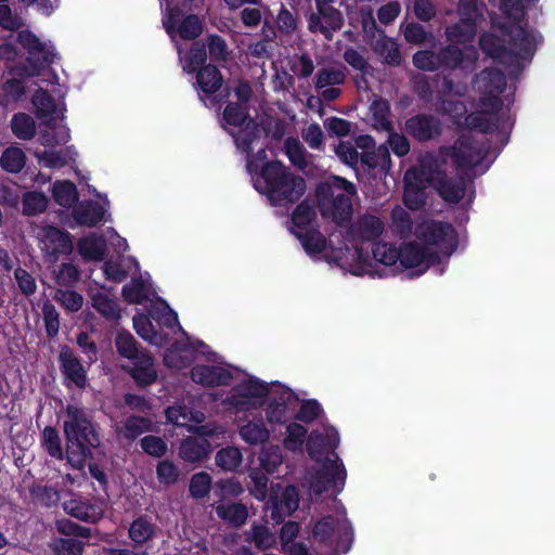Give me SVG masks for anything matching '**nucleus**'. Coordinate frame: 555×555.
Wrapping results in <instances>:
<instances>
[{
	"mask_svg": "<svg viewBox=\"0 0 555 555\" xmlns=\"http://www.w3.org/2000/svg\"><path fill=\"white\" fill-rule=\"evenodd\" d=\"M63 427L68 449L76 448L82 459L100 446L99 434L85 409L67 404Z\"/></svg>",
	"mask_w": 555,
	"mask_h": 555,
	"instance_id": "obj_6",
	"label": "nucleus"
},
{
	"mask_svg": "<svg viewBox=\"0 0 555 555\" xmlns=\"http://www.w3.org/2000/svg\"><path fill=\"white\" fill-rule=\"evenodd\" d=\"M92 307L105 319L116 321L120 318L118 304L107 295L98 293L91 298Z\"/></svg>",
	"mask_w": 555,
	"mask_h": 555,
	"instance_id": "obj_50",
	"label": "nucleus"
},
{
	"mask_svg": "<svg viewBox=\"0 0 555 555\" xmlns=\"http://www.w3.org/2000/svg\"><path fill=\"white\" fill-rule=\"evenodd\" d=\"M421 242L437 254H450L454 246L455 231L449 223L426 221L416 229Z\"/></svg>",
	"mask_w": 555,
	"mask_h": 555,
	"instance_id": "obj_8",
	"label": "nucleus"
},
{
	"mask_svg": "<svg viewBox=\"0 0 555 555\" xmlns=\"http://www.w3.org/2000/svg\"><path fill=\"white\" fill-rule=\"evenodd\" d=\"M268 388L258 380H248L240 385L233 396V404L240 410H249L261 404Z\"/></svg>",
	"mask_w": 555,
	"mask_h": 555,
	"instance_id": "obj_22",
	"label": "nucleus"
},
{
	"mask_svg": "<svg viewBox=\"0 0 555 555\" xmlns=\"http://www.w3.org/2000/svg\"><path fill=\"white\" fill-rule=\"evenodd\" d=\"M392 229L401 237H408L413 231V222L410 214L401 206H396L391 211Z\"/></svg>",
	"mask_w": 555,
	"mask_h": 555,
	"instance_id": "obj_60",
	"label": "nucleus"
},
{
	"mask_svg": "<svg viewBox=\"0 0 555 555\" xmlns=\"http://www.w3.org/2000/svg\"><path fill=\"white\" fill-rule=\"evenodd\" d=\"M334 460L327 459L321 469L313 476L310 489L314 494H321L330 489L340 492L346 480V469L336 454Z\"/></svg>",
	"mask_w": 555,
	"mask_h": 555,
	"instance_id": "obj_12",
	"label": "nucleus"
},
{
	"mask_svg": "<svg viewBox=\"0 0 555 555\" xmlns=\"http://www.w3.org/2000/svg\"><path fill=\"white\" fill-rule=\"evenodd\" d=\"M24 94L25 86L21 79H8L0 86V105L7 107L16 103Z\"/></svg>",
	"mask_w": 555,
	"mask_h": 555,
	"instance_id": "obj_48",
	"label": "nucleus"
},
{
	"mask_svg": "<svg viewBox=\"0 0 555 555\" xmlns=\"http://www.w3.org/2000/svg\"><path fill=\"white\" fill-rule=\"evenodd\" d=\"M211 488V477L206 472H199L192 476L190 480L189 491L192 498H205Z\"/></svg>",
	"mask_w": 555,
	"mask_h": 555,
	"instance_id": "obj_64",
	"label": "nucleus"
},
{
	"mask_svg": "<svg viewBox=\"0 0 555 555\" xmlns=\"http://www.w3.org/2000/svg\"><path fill=\"white\" fill-rule=\"evenodd\" d=\"M70 138L69 129L65 126H49L40 131L39 142L46 147H55L66 144Z\"/></svg>",
	"mask_w": 555,
	"mask_h": 555,
	"instance_id": "obj_52",
	"label": "nucleus"
},
{
	"mask_svg": "<svg viewBox=\"0 0 555 555\" xmlns=\"http://www.w3.org/2000/svg\"><path fill=\"white\" fill-rule=\"evenodd\" d=\"M33 105L38 118L50 117L55 113L56 104L54 99L43 89L39 88L31 98Z\"/></svg>",
	"mask_w": 555,
	"mask_h": 555,
	"instance_id": "obj_55",
	"label": "nucleus"
},
{
	"mask_svg": "<svg viewBox=\"0 0 555 555\" xmlns=\"http://www.w3.org/2000/svg\"><path fill=\"white\" fill-rule=\"evenodd\" d=\"M307 29L312 35H321L332 41L334 35L344 26V15L338 9H315L307 15Z\"/></svg>",
	"mask_w": 555,
	"mask_h": 555,
	"instance_id": "obj_9",
	"label": "nucleus"
},
{
	"mask_svg": "<svg viewBox=\"0 0 555 555\" xmlns=\"http://www.w3.org/2000/svg\"><path fill=\"white\" fill-rule=\"evenodd\" d=\"M115 347L120 357L130 361L146 350L139 346L135 338L127 331L118 332L115 338Z\"/></svg>",
	"mask_w": 555,
	"mask_h": 555,
	"instance_id": "obj_44",
	"label": "nucleus"
},
{
	"mask_svg": "<svg viewBox=\"0 0 555 555\" xmlns=\"http://www.w3.org/2000/svg\"><path fill=\"white\" fill-rule=\"evenodd\" d=\"M475 34V24L462 20L446 28V37L452 43H465L473 39Z\"/></svg>",
	"mask_w": 555,
	"mask_h": 555,
	"instance_id": "obj_53",
	"label": "nucleus"
},
{
	"mask_svg": "<svg viewBox=\"0 0 555 555\" xmlns=\"http://www.w3.org/2000/svg\"><path fill=\"white\" fill-rule=\"evenodd\" d=\"M179 9L169 11L168 20L164 23L166 31L172 37L175 33L183 40H194L203 31V25L198 16L188 15L179 21Z\"/></svg>",
	"mask_w": 555,
	"mask_h": 555,
	"instance_id": "obj_18",
	"label": "nucleus"
},
{
	"mask_svg": "<svg viewBox=\"0 0 555 555\" xmlns=\"http://www.w3.org/2000/svg\"><path fill=\"white\" fill-rule=\"evenodd\" d=\"M121 295L129 304L142 305L150 300L151 288L142 278L132 279L130 283L122 286Z\"/></svg>",
	"mask_w": 555,
	"mask_h": 555,
	"instance_id": "obj_37",
	"label": "nucleus"
},
{
	"mask_svg": "<svg viewBox=\"0 0 555 555\" xmlns=\"http://www.w3.org/2000/svg\"><path fill=\"white\" fill-rule=\"evenodd\" d=\"M372 254L376 262L386 267L395 266L400 261V249L388 243H374Z\"/></svg>",
	"mask_w": 555,
	"mask_h": 555,
	"instance_id": "obj_57",
	"label": "nucleus"
},
{
	"mask_svg": "<svg viewBox=\"0 0 555 555\" xmlns=\"http://www.w3.org/2000/svg\"><path fill=\"white\" fill-rule=\"evenodd\" d=\"M437 190L444 201L459 203L466 191V179L463 176L456 178L442 177L437 181Z\"/></svg>",
	"mask_w": 555,
	"mask_h": 555,
	"instance_id": "obj_30",
	"label": "nucleus"
},
{
	"mask_svg": "<svg viewBox=\"0 0 555 555\" xmlns=\"http://www.w3.org/2000/svg\"><path fill=\"white\" fill-rule=\"evenodd\" d=\"M275 25L280 34L292 37L298 29L299 21L296 14L282 5L275 17Z\"/></svg>",
	"mask_w": 555,
	"mask_h": 555,
	"instance_id": "obj_59",
	"label": "nucleus"
},
{
	"mask_svg": "<svg viewBox=\"0 0 555 555\" xmlns=\"http://www.w3.org/2000/svg\"><path fill=\"white\" fill-rule=\"evenodd\" d=\"M357 145L361 149H371L375 146V142L370 135H361L357 139ZM361 163L370 169L379 168L388 172L391 168V158L388 146L380 144L372 151H364L361 154Z\"/></svg>",
	"mask_w": 555,
	"mask_h": 555,
	"instance_id": "obj_17",
	"label": "nucleus"
},
{
	"mask_svg": "<svg viewBox=\"0 0 555 555\" xmlns=\"http://www.w3.org/2000/svg\"><path fill=\"white\" fill-rule=\"evenodd\" d=\"M63 508L67 515L74 518L95 524L103 517L106 504L102 500L91 502L80 495H74L63 503Z\"/></svg>",
	"mask_w": 555,
	"mask_h": 555,
	"instance_id": "obj_15",
	"label": "nucleus"
},
{
	"mask_svg": "<svg viewBox=\"0 0 555 555\" xmlns=\"http://www.w3.org/2000/svg\"><path fill=\"white\" fill-rule=\"evenodd\" d=\"M353 237L362 241H374L384 231L382 220L373 215L361 216L350 228Z\"/></svg>",
	"mask_w": 555,
	"mask_h": 555,
	"instance_id": "obj_29",
	"label": "nucleus"
},
{
	"mask_svg": "<svg viewBox=\"0 0 555 555\" xmlns=\"http://www.w3.org/2000/svg\"><path fill=\"white\" fill-rule=\"evenodd\" d=\"M234 139L236 149L246 154V167L248 172H253L254 160L251 159V152L262 135V130L254 120H249L244 128L235 132H231Z\"/></svg>",
	"mask_w": 555,
	"mask_h": 555,
	"instance_id": "obj_21",
	"label": "nucleus"
},
{
	"mask_svg": "<svg viewBox=\"0 0 555 555\" xmlns=\"http://www.w3.org/2000/svg\"><path fill=\"white\" fill-rule=\"evenodd\" d=\"M216 514L233 527H241L248 517L247 507L241 503L220 504L216 507Z\"/></svg>",
	"mask_w": 555,
	"mask_h": 555,
	"instance_id": "obj_40",
	"label": "nucleus"
},
{
	"mask_svg": "<svg viewBox=\"0 0 555 555\" xmlns=\"http://www.w3.org/2000/svg\"><path fill=\"white\" fill-rule=\"evenodd\" d=\"M152 430L149 417L131 415L115 426L117 440L134 441L141 435Z\"/></svg>",
	"mask_w": 555,
	"mask_h": 555,
	"instance_id": "obj_26",
	"label": "nucleus"
},
{
	"mask_svg": "<svg viewBox=\"0 0 555 555\" xmlns=\"http://www.w3.org/2000/svg\"><path fill=\"white\" fill-rule=\"evenodd\" d=\"M439 260L437 251L417 243H409L400 248V263L404 268H418L417 274L424 273Z\"/></svg>",
	"mask_w": 555,
	"mask_h": 555,
	"instance_id": "obj_16",
	"label": "nucleus"
},
{
	"mask_svg": "<svg viewBox=\"0 0 555 555\" xmlns=\"http://www.w3.org/2000/svg\"><path fill=\"white\" fill-rule=\"evenodd\" d=\"M488 153L486 143L470 134H462L453 145L440 147L438 158L443 164L450 159L459 175L473 179L489 169L490 164L486 162Z\"/></svg>",
	"mask_w": 555,
	"mask_h": 555,
	"instance_id": "obj_3",
	"label": "nucleus"
},
{
	"mask_svg": "<svg viewBox=\"0 0 555 555\" xmlns=\"http://www.w3.org/2000/svg\"><path fill=\"white\" fill-rule=\"evenodd\" d=\"M222 85L223 77L216 65L207 64L197 70L195 88L203 94H214Z\"/></svg>",
	"mask_w": 555,
	"mask_h": 555,
	"instance_id": "obj_28",
	"label": "nucleus"
},
{
	"mask_svg": "<svg viewBox=\"0 0 555 555\" xmlns=\"http://www.w3.org/2000/svg\"><path fill=\"white\" fill-rule=\"evenodd\" d=\"M211 452V446L205 438H186L180 446V456L190 463L205 460Z\"/></svg>",
	"mask_w": 555,
	"mask_h": 555,
	"instance_id": "obj_33",
	"label": "nucleus"
},
{
	"mask_svg": "<svg viewBox=\"0 0 555 555\" xmlns=\"http://www.w3.org/2000/svg\"><path fill=\"white\" fill-rule=\"evenodd\" d=\"M52 194L55 202L63 207H70L78 201L76 185L70 181L55 182Z\"/></svg>",
	"mask_w": 555,
	"mask_h": 555,
	"instance_id": "obj_54",
	"label": "nucleus"
},
{
	"mask_svg": "<svg viewBox=\"0 0 555 555\" xmlns=\"http://www.w3.org/2000/svg\"><path fill=\"white\" fill-rule=\"evenodd\" d=\"M347 79L346 68L323 67L315 75V88L324 89L332 86L345 83Z\"/></svg>",
	"mask_w": 555,
	"mask_h": 555,
	"instance_id": "obj_47",
	"label": "nucleus"
},
{
	"mask_svg": "<svg viewBox=\"0 0 555 555\" xmlns=\"http://www.w3.org/2000/svg\"><path fill=\"white\" fill-rule=\"evenodd\" d=\"M374 51L391 66H399L402 57L398 44L388 37H382L376 40Z\"/></svg>",
	"mask_w": 555,
	"mask_h": 555,
	"instance_id": "obj_46",
	"label": "nucleus"
},
{
	"mask_svg": "<svg viewBox=\"0 0 555 555\" xmlns=\"http://www.w3.org/2000/svg\"><path fill=\"white\" fill-rule=\"evenodd\" d=\"M15 41L26 54L25 62L15 66L13 73L20 77L28 78L43 74L57 57L54 46L41 40L29 29L20 30Z\"/></svg>",
	"mask_w": 555,
	"mask_h": 555,
	"instance_id": "obj_5",
	"label": "nucleus"
},
{
	"mask_svg": "<svg viewBox=\"0 0 555 555\" xmlns=\"http://www.w3.org/2000/svg\"><path fill=\"white\" fill-rule=\"evenodd\" d=\"M284 150L292 165L299 170H305L310 165L312 155L297 138H286Z\"/></svg>",
	"mask_w": 555,
	"mask_h": 555,
	"instance_id": "obj_35",
	"label": "nucleus"
},
{
	"mask_svg": "<svg viewBox=\"0 0 555 555\" xmlns=\"http://www.w3.org/2000/svg\"><path fill=\"white\" fill-rule=\"evenodd\" d=\"M343 59L357 73L374 74L375 69L369 62L365 48L347 47L344 50Z\"/></svg>",
	"mask_w": 555,
	"mask_h": 555,
	"instance_id": "obj_42",
	"label": "nucleus"
},
{
	"mask_svg": "<svg viewBox=\"0 0 555 555\" xmlns=\"http://www.w3.org/2000/svg\"><path fill=\"white\" fill-rule=\"evenodd\" d=\"M60 370L67 383L78 388L87 385V371L80 359L68 346H62L59 354Z\"/></svg>",
	"mask_w": 555,
	"mask_h": 555,
	"instance_id": "obj_19",
	"label": "nucleus"
},
{
	"mask_svg": "<svg viewBox=\"0 0 555 555\" xmlns=\"http://www.w3.org/2000/svg\"><path fill=\"white\" fill-rule=\"evenodd\" d=\"M317 212L312 204L308 201H302L292 215V223L297 231H307V227L315 219Z\"/></svg>",
	"mask_w": 555,
	"mask_h": 555,
	"instance_id": "obj_56",
	"label": "nucleus"
},
{
	"mask_svg": "<svg viewBox=\"0 0 555 555\" xmlns=\"http://www.w3.org/2000/svg\"><path fill=\"white\" fill-rule=\"evenodd\" d=\"M372 126L382 131L392 130V122L389 119L390 105L388 101L376 98L370 105Z\"/></svg>",
	"mask_w": 555,
	"mask_h": 555,
	"instance_id": "obj_38",
	"label": "nucleus"
},
{
	"mask_svg": "<svg viewBox=\"0 0 555 555\" xmlns=\"http://www.w3.org/2000/svg\"><path fill=\"white\" fill-rule=\"evenodd\" d=\"M193 360V350L186 344L182 343L171 345L164 354L165 365L175 370L188 367Z\"/></svg>",
	"mask_w": 555,
	"mask_h": 555,
	"instance_id": "obj_31",
	"label": "nucleus"
},
{
	"mask_svg": "<svg viewBox=\"0 0 555 555\" xmlns=\"http://www.w3.org/2000/svg\"><path fill=\"white\" fill-rule=\"evenodd\" d=\"M500 10L512 22L500 28L501 36L486 33L480 36V49L490 57L518 70L524 60L530 59L534 52L533 37L518 22L525 15L521 0H501Z\"/></svg>",
	"mask_w": 555,
	"mask_h": 555,
	"instance_id": "obj_1",
	"label": "nucleus"
},
{
	"mask_svg": "<svg viewBox=\"0 0 555 555\" xmlns=\"http://www.w3.org/2000/svg\"><path fill=\"white\" fill-rule=\"evenodd\" d=\"M207 60L206 44L201 41L193 42L192 47L184 56H180V62L184 72L197 73L199 68L205 66Z\"/></svg>",
	"mask_w": 555,
	"mask_h": 555,
	"instance_id": "obj_39",
	"label": "nucleus"
},
{
	"mask_svg": "<svg viewBox=\"0 0 555 555\" xmlns=\"http://www.w3.org/2000/svg\"><path fill=\"white\" fill-rule=\"evenodd\" d=\"M502 107H490L479 103V109L465 116V125L469 129L478 130L482 133L492 132L498 128L499 113Z\"/></svg>",
	"mask_w": 555,
	"mask_h": 555,
	"instance_id": "obj_23",
	"label": "nucleus"
},
{
	"mask_svg": "<svg viewBox=\"0 0 555 555\" xmlns=\"http://www.w3.org/2000/svg\"><path fill=\"white\" fill-rule=\"evenodd\" d=\"M26 165V155L18 146H9L0 156V167L11 173H18Z\"/></svg>",
	"mask_w": 555,
	"mask_h": 555,
	"instance_id": "obj_45",
	"label": "nucleus"
},
{
	"mask_svg": "<svg viewBox=\"0 0 555 555\" xmlns=\"http://www.w3.org/2000/svg\"><path fill=\"white\" fill-rule=\"evenodd\" d=\"M301 138L311 150L323 151L325 146V134L321 126L312 122L301 129Z\"/></svg>",
	"mask_w": 555,
	"mask_h": 555,
	"instance_id": "obj_61",
	"label": "nucleus"
},
{
	"mask_svg": "<svg viewBox=\"0 0 555 555\" xmlns=\"http://www.w3.org/2000/svg\"><path fill=\"white\" fill-rule=\"evenodd\" d=\"M38 163L47 168H62L75 160L76 152L72 147L61 151H40L34 153Z\"/></svg>",
	"mask_w": 555,
	"mask_h": 555,
	"instance_id": "obj_34",
	"label": "nucleus"
},
{
	"mask_svg": "<svg viewBox=\"0 0 555 555\" xmlns=\"http://www.w3.org/2000/svg\"><path fill=\"white\" fill-rule=\"evenodd\" d=\"M73 217L80 225L95 227L104 218V209L96 203L79 204L73 210Z\"/></svg>",
	"mask_w": 555,
	"mask_h": 555,
	"instance_id": "obj_36",
	"label": "nucleus"
},
{
	"mask_svg": "<svg viewBox=\"0 0 555 555\" xmlns=\"http://www.w3.org/2000/svg\"><path fill=\"white\" fill-rule=\"evenodd\" d=\"M160 529L155 521L146 515L135 518L128 530L130 540L141 546L153 541L159 533Z\"/></svg>",
	"mask_w": 555,
	"mask_h": 555,
	"instance_id": "obj_27",
	"label": "nucleus"
},
{
	"mask_svg": "<svg viewBox=\"0 0 555 555\" xmlns=\"http://www.w3.org/2000/svg\"><path fill=\"white\" fill-rule=\"evenodd\" d=\"M357 194L353 183L340 177L321 182L315 190L318 207L323 218L340 225L352 216V197Z\"/></svg>",
	"mask_w": 555,
	"mask_h": 555,
	"instance_id": "obj_4",
	"label": "nucleus"
},
{
	"mask_svg": "<svg viewBox=\"0 0 555 555\" xmlns=\"http://www.w3.org/2000/svg\"><path fill=\"white\" fill-rule=\"evenodd\" d=\"M42 446L55 459H63V449L61 438L57 430L54 427L48 426L42 431Z\"/></svg>",
	"mask_w": 555,
	"mask_h": 555,
	"instance_id": "obj_63",
	"label": "nucleus"
},
{
	"mask_svg": "<svg viewBox=\"0 0 555 555\" xmlns=\"http://www.w3.org/2000/svg\"><path fill=\"white\" fill-rule=\"evenodd\" d=\"M132 366L129 370L130 376L140 387L152 385L157 379L154 359L146 350L141 356L131 360Z\"/></svg>",
	"mask_w": 555,
	"mask_h": 555,
	"instance_id": "obj_25",
	"label": "nucleus"
},
{
	"mask_svg": "<svg viewBox=\"0 0 555 555\" xmlns=\"http://www.w3.org/2000/svg\"><path fill=\"white\" fill-rule=\"evenodd\" d=\"M405 130L417 141H429L441 133V122L434 115L417 114L406 119Z\"/></svg>",
	"mask_w": 555,
	"mask_h": 555,
	"instance_id": "obj_20",
	"label": "nucleus"
},
{
	"mask_svg": "<svg viewBox=\"0 0 555 555\" xmlns=\"http://www.w3.org/2000/svg\"><path fill=\"white\" fill-rule=\"evenodd\" d=\"M254 185L273 206L293 204L306 192V180L279 160L266 163Z\"/></svg>",
	"mask_w": 555,
	"mask_h": 555,
	"instance_id": "obj_2",
	"label": "nucleus"
},
{
	"mask_svg": "<svg viewBox=\"0 0 555 555\" xmlns=\"http://www.w3.org/2000/svg\"><path fill=\"white\" fill-rule=\"evenodd\" d=\"M473 88L479 94V103L490 107H503L501 94L506 88L504 73L496 68H485L473 79Z\"/></svg>",
	"mask_w": 555,
	"mask_h": 555,
	"instance_id": "obj_7",
	"label": "nucleus"
},
{
	"mask_svg": "<svg viewBox=\"0 0 555 555\" xmlns=\"http://www.w3.org/2000/svg\"><path fill=\"white\" fill-rule=\"evenodd\" d=\"M241 438L249 444H258L266 442L269 437V430L262 423L249 422L240 428Z\"/></svg>",
	"mask_w": 555,
	"mask_h": 555,
	"instance_id": "obj_58",
	"label": "nucleus"
},
{
	"mask_svg": "<svg viewBox=\"0 0 555 555\" xmlns=\"http://www.w3.org/2000/svg\"><path fill=\"white\" fill-rule=\"evenodd\" d=\"M305 250L310 255H319L325 250L327 240L317 230L293 231Z\"/></svg>",
	"mask_w": 555,
	"mask_h": 555,
	"instance_id": "obj_43",
	"label": "nucleus"
},
{
	"mask_svg": "<svg viewBox=\"0 0 555 555\" xmlns=\"http://www.w3.org/2000/svg\"><path fill=\"white\" fill-rule=\"evenodd\" d=\"M11 130L20 140H31L37 133L36 121L26 113H16L11 119Z\"/></svg>",
	"mask_w": 555,
	"mask_h": 555,
	"instance_id": "obj_41",
	"label": "nucleus"
},
{
	"mask_svg": "<svg viewBox=\"0 0 555 555\" xmlns=\"http://www.w3.org/2000/svg\"><path fill=\"white\" fill-rule=\"evenodd\" d=\"M215 462L218 467L227 472L236 470L242 462L243 455L238 448L227 447L216 453Z\"/></svg>",
	"mask_w": 555,
	"mask_h": 555,
	"instance_id": "obj_49",
	"label": "nucleus"
},
{
	"mask_svg": "<svg viewBox=\"0 0 555 555\" xmlns=\"http://www.w3.org/2000/svg\"><path fill=\"white\" fill-rule=\"evenodd\" d=\"M440 69H465L473 70L479 59V52L474 46L457 47L449 43L439 51Z\"/></svg>",
	"mask_w": 555,
	"mask_h": 555,
	"instance_id": "obj_14",
	"label": "nucleus"
},
{
	"mask_svg": "<svg viewBox=\"0 0 555 555\" xmlns=\"http://www.w3.org/2000/svg\"><path fill=\"white\" fill-rule=\"evenodd\" d=\"M38 240L41 251L50 262H56L60 256L69 255L74 248L69 233L53 225L42 227Z\"/></svg>",
	"mask_w": 555,
	"mask_h": 555,
	"instance_id": "obj_10",
	"label": "nucleus"
},
{
	"mask_svg": "<svg viewBox=\"0 0 555 555\" xmlns=\"http://www.w3.org/2000/svg\"><path fill=\"white\" fill-rule=\"evenodd\" d=\"M299 505V495L294 486L282 487L273 486L267 509L270 512V518L275 524H281L286 517L291 516Z\"/></svg>",
	"mask_w": 555,
	"mask_h": 555,
	"instance_id": "obj_11",
	"label": "nucleus"
},
{
	"mask_svg": "<svg viewBox=\"0 0 555 555\" xmlns=\"http://www.w3.org/2000/svg\"><path fill=\"white\" fill-rule=\"evenodd\" d=\"M192 380L203 386L228 385L232 374L224 367L217 365H196L191 371Z\"/></svg>",
	"mask_w": 555,
	"mask_h": 555,
	"instance_id": "obj_24",
	"label": "nucleus"
},
{
	"mask_svg": "<svg viewBox=\"0 0 555 555\" xmlns=\"http://www.w3.org/2000/svg\"><path fill=\"white\" fill-rule=\"evenodd\" d=\"M249 540L259 550L270 548L275 544V535L263 525H253L249 532Z\"/></svg>",
	"mask_w": 555,
	"mask_h": 555,
	"instance_id": "obj_62",
	"label": "nucleus"
},
{
	"mask_svg": "<svg viewBox=\"0 0 555 555\" xmlns=\"http://www.w3.org/2000/svg\"><path fill=\"white\" fill-rule=\"evenodd\" d=\"M29 493L34 502L46 507L54 506L60 501L59 490L51 486L33 483L29 487Z\"/></svg>",
	"mask_w": 555,
	"mask_h": 555,
	"instance_id": "obj_51",
	"label": "nucleus"
},
{
	"mask_svg": "<svg viewBox=\"0 0 555 555\" xmlns=\"http://www.w3.org/2000/svg\"><path fill=\"white\" fill-rule=\"evenodd\" d=\"M313 535L320 541H327L337 535L338 547L348 552L352 540V527L346 517L335 518L328 515L314 525Z\"/></svg>",
	"mask_w": 555,
	"mask_h": 555,
	"instance_id": "obj_13",
	"label": "nucleus"
},
{
	"mask_svg": "<svg viewBox=\"0 0 555 555\" xmlns=\"http://www.w3.org/2000/svg\"><path fill=\"white\" fill-rule=\"evenodd\" d=\"M79 255L87 261L102 260L106 251V242L102 236L90 234L77 243Z\"/></svg>",
	"mask_w": 555,
	"mask_h": 555,
	"instance_id": "obj_32",
	"label": "nucleus"
}]
</instances>
